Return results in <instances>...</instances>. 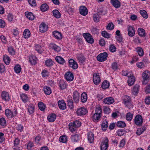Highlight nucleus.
Wrapping results in <instances>:
<instances>
[{
	"instance_id": "0eeeda50",
	"label": "nucleus",
	"mask_w": 150,
	"mask_h": 150,
	"mask_svg": "<svg viewBox=\"0 0 150 150\" xmlns=\"http://www.w3.org/2000/svg\"><path fill=\"white\" fill-rule=\"evenodd\" d=\"M108 140L106 137L101 143L100 145L101 150H106L108 147Z\"/></svg>"
},
{
	"instance_id": "69168bd1",
	"label": "nucleus",
	"mask_w": 150,
	"mask_h": 150,
	"mask_svg": "<svg viewBox=\"0 0 150 150\" xmlns=\"http://www.w3.org/2000/svg\"><path fill=\"white\" fill-rule=\"evenodd\" d=\"M132 73L131 72H127L126 71H124L122 72V75L124 76H127L128 77L131 76Z\"/></svg>"
},
{
	"instance_id": "79ce46f5",
	"label": "nucleus",
	"mask_w": 150,
	"mask_h": 150,
	"mask_svg": "<svg viewBox=\"0 0 150 150\" xmlns=\"http://www.w3.org/2000/svg\"><path fill=\"white\" fill-rule=\"evenodd\" d=\"M101 117V115L95 113L93 116V120L94 121H98Z\"/></svg>"
},
{
	"instance_id": "aec40b11",
	"label": "nucleus",
	"mask_w": 150,
	"mask_h": 150,
	"mask_svg": "<svg viewBox=\"0 0 150 150\" xmlns=\"http://www.w3.org/2000/svg\"><path fill=\"white\" fill-rule=\"evenodd\" d=\"M127 83L128 85L129 86H131L133 85L135 81V77L132 76V74L131 75V76L129 77Z\"/></svg>"
},
{
	"instance_id": "f257e3e1",
	"label": "nucleus",
	"mask_w": 150,
	"mask_h": 150,
	"mask_svg": "<svg viewBox=\"0 0 150 150\" xmlns=\"http://www.w3.org/2000/svg\"><path fill=\"white\" fill-rule=\"evenodd\" d=\"M81 123L78 120H76L73 122H71L69 124V129L71 131H74L76 128L81 126Z\"/></svg>"
},
{
	"instance_id": "a19ab883",
	"label": "nucleus",
	"mask_w": 150,
	"mask_h": 150,
	"mask_svg": "<svg viewBox=\"0 0 150 150\" xmlns=\"http://www.w3.org/2000/svg\"><path fill=\"white\" fill-rule=\"evenodd\" d=\"M117 126L119 127L124 128L126 127V124L123 121H119L117 122L116 124Z\"/></svg>"
},
{
	"instance_id": "bb28decb",
	"label": "nucleus",
	"mask_w": 150,
	"mask_h": 150,
	"mask_svg": "<svg viewBox=\"0 0 150 150\" xmlns=\"http://www.w3.org/2000/svg\"><path fill=\"white\" fill-rule=\"evenodd\" d=\"M59 86L62 90H63L66 88L67 86L66 82L63 80H60L59 83Z\"/></svg>"
},
{
	"instance_id": "f3484780",
	"label": "nucleus",
	"mask_w": 150,
	"mask_h": 150,
	"mask_svg": "<svg viewBox=\"0 0 150 150\" xmlns=\"http://www.w3.org/2000/svg\"><path fill=\"white\" fill-rule=\"evenodd\" d=\"M103 102L105 104H111L114 102V100L113 98L111 97L106 98L104 99Z\"/></svg>"
},
{
	"instance_id": "a878e982",
	"label": "nucleus",
	"mask_w": 150,
	"mask_h": 150,
	"mask_svg": "<svg viewBox=\"0 0 150 150\" xmlns=\"http://www.w3.org/2000/svg\"><path fill=\"white\" fill-rule=\"evenodd\" d=\"M138 33L139 35L142 37H144L146 35L145 30L142 28H139L138 30Z\"/></svg>"
},
{
	"instance_id": "e2e57ef3",
	"label": "nucleus",
	"mask_w": 150,
	"mask_h": 150,
	"mask_svg": "<svg viewBox=\"0 0 150 150\" xmlns=\"http://www.w3.org/2000/svg\"><path fill=\"white\" fill-rule=\"evenodd\" d=\"M107 13L106 11H104V9H102L99 10L97 13V14L99 15L100 16L101 15H104Z\"/></svg>"
},
{
	"instance_id": "20e7f679",
	"label": "nucleus",
	"mask_w": 150,
	"mask_h": 150,
	"mask_svg": "<svg viewBox=\"0 0 150 150\" xmlns=\"http://www.w3.org/2000/svg\"><path fill=\"white\" fill-rule=\"evenodd\" d=\"M83 36L88 43L92 44L94 42V40L90 34L88 33H84Z\"/></svg>"
},
{
	"instance_id": "393cba45",
	"label": "nucleus",
	"mask_w": 150,
	"mask_h": 150,
	"mask_svg": "<svg viewBox=\"0 0 150 150\" xmlns=\"http://www.w3.org/2000/svg\"><path fill=\"white\" fill-rule=\"evenodd\" d=\"M29 61L30 63L32 65L35 64L36 62V57L33 55L30 56L29 57Z\"/></svg>"
},
{
	"instance_id": "603ef678",
	"label": "nucleus",
	"mask_w": 150,
	"mask_h": 150,
	"mask_svg": "<svg viewBox=\"0 0 150 150\" xmlns=\"http://www.w3.org/2000/svg\"><path fill=\"white\" fill-rule=\"evenodd\" d=\"M38 107L42 111H43L45 108L44 104L41 102L38 103Z\"/></svg>"
},
{
	"instance_id": "f704fd0d",
	"label": "nucleus",
	"mask_w": 150,
	"mask_h": 150,
	"mask_svg": "<svg viewBox=\"0 0 150 150\" xmlns=\"http://www.w3.org/2000/svg\"><path fill=\"white\" fill-rule=\"evenodd\" d=\"M5 114L8 118L13 117L12 112L9 109H7L5 110Z\"/></svg>"
},
{
	"instance_id": "8fccbe9b",
	"label": "nucleus",
	"mask_w": 150,
	"mask_h": 150,
	"mask_svg": "<svg viewBox=\"0 0 150 150\" xmlns=\"http://www.w3.org/2000/svg\"><path fill=\"white\" fill-rule=\"evenodd\" d=\"M53 62L51 59H47L45 62V65L48 67L52 66L53 65Z\"/></svg>"
},
{
	"instance_id": "0e129e2a",
	"label": "nucleus",
	"mask_w": 150,
	"mask_h": 150,
	"mask_svg": "<svg viewBox=\"0 0 150 150\" xmlns=\"http://www.w3.org/2000/svg\"><path fill=\"white\" fill-rule=\"evenodd\" d=\"M125 133V131L122 129H120L117 131V134L118 136H122Z\"/></svg>"
},
{
	"instance_id": "a211bd4d",
	"label": "nucleus",
	"mask_w": 150,
	"mask_h": 150,
	"mask_svg": "<svg viewBox=\"0 0 150 150\" xmlns=\"http://www.w3.org/2000/svg\"><path fill=\"white\" fill-rule=\"evenodd\" d=\"M39 28V31L42 33L45 32L47 30V27L44 23H42L40 25Z\"/></svg>"
},
{
	"instance_id": "680f3d73",
	"label": "nucleus",
	"mask_w": 150,
	"mask_h": 150,
	"mask_svg": "<svg viewBox=\"0 0 150 150\" xmlns=\"http://www.w3.org/2000/svg\"><path fill=\"white\" fill-rule=\"evenodd\" d=\"M34 107L30 105L28 106V110L30 114H32L34 112Z\"/></svg>"
},
{
	"instance_id": "f03ea898",
	"label": "nucleus",
	"mask_w": 150,
	"mask_h": 150,
	"mask_svg": "<svg viewBox=\"0 0 150 150\" xmlns=\"http://www.w3.org/2000/svg\"><path fill=\"white\" fill-rule=\"evenodd\" d=\"M142 83L146 84L149 81L150 78V72L149 71H146L143 72L142 75Z\"/></svg>"
},
{
	"instance_id": "473e14b6",
	"label": "nucleus",
	"mask_w": 150,
	"mask_h": 150,
	"mask_svg": "<svg viewBox=\"0 0 150 150\" xmlns=\"http://www.w3.org/2000/svg\"><path fill=\"white\" fill-rule=\"evenodd\" d=\"M30 31L28 29H25L23 33L24 38H28L30 36Z\"/></svg>"
},
{
	"instance_id": "6e6552de",
	"label": "nucleus",
	"mask_w": 150,
	"mask_h": 150,
	"mask_svg": "<svg viewBox=\"0 0 150 150\" xmlns=\"http://www.w3.org/2000/svg\"><path fill=\"white\" fill-rule=\"evenodd\" d=\"M69 67L74 69H76L78 67L77 63L72 59L69 60Z\"/></svg>"
},
{
	"instance_id": "9b49d317",
	"label": "nucleus",
	"mask_w": 150,
	"mask_h": 150,
	"mask_svg": "<svg viewBox=\"0 0 150 150\" xmlns=\"http://www.w3.org/2000/svg\"><path fill=\"white\" fill-rule=\"evenodd\" d=\"M1 97L3 100L8 101L10 100V97L8 93L6 91H3L1 93Z\"/></svg>"
},
{
	"instance_id": "6ab92c4d",
	"label": "nucleus",
	"mask_w": 150,
	"mask_h": 150,
	"mask_svg": "<svg viewBox=\"0 0 150 150\" xmlns=\"http://www.w3.org/2000/svg\"><path fill=\"white\" fill-rule=\"evenodd\" d=\"M25 14L26 17L30 20H33L35 18L33 13L32 12L27 11L25 12Z\"/></svg>"
},
{
	"instance_id": "e433bc0d",
	"label": "nucleus",
	"mask_w": 150,
	"mask_h": 150,
	"mask_svg": "<svg viewBox=\"0 0 150 150\" xmlns=\"http://www.w3.org/2000/svg\"><path fill=\"white\" fill-rule=\"evenodd\" d=\"M54 16L57 18L61 17V14L57 10H54L52 12Z\"/></svg>"
},
{
	"instance_id": "4c0bfd02",
	"label": "nucleus",
	"mask_w": 150,
	"mask_h": 150,
	"mask_svg": "<svg viewBox=\"0 0 150 150\" xmlns=\"http://www.w3.org/2000/svg\"><path fill=\"white\" fill-rule=\"evenodd\" d=\"M44 91L45 93L48 95H50L52 93L50 88L47 86H45L44 87Z\"/></svg>"
},
{
	"instance_id": "ddd939ff",
	"label": "nucleus",
	"mask_w": 150,
	"mask_h": 150,
	"mask_svg": "<svg viewBox=\"0 0 150 150\" xmlns=\"http://www.w3.org/2000/svg\"><path fill=\"white\" fill-rule=\"evenodd\" d=\"M79 11L80 14L83 16L86 15L88 13L87 8L84 6H81L79 8Z\"/></svg>"
},
{
	"instance_id": "bf43d9fd",
	"label": "nucleus",
	"mask_w": 150,
	"mask_h": 150,
	"mask_svg": "<svg viewBox=\"0 0 150 150\" xmlns=\"http://www.w3.org/2000/svg\"><path fill=\"white\" fill-rule=\"evenodd\" d=\"M21 97L23 102L25 103L26 102L28 98V97L26 95L22 94L21 96Z\"/></svg>"
},
{
	"instance_id": "de8ad7c7",
	"label": "nucleus",
	"mask_w": 150,
	"mask_h": 150,
	"mask_svg": "<svg viewBox=\"0 0 150 150\" xmlns=\"http://www.w3.org/2000/svg\"><path fill=\"white\" fill-rule=\"evenodd\" d=\"M133 117V114L130 112H128L127 114L126 119L128 121H131Z\"/></svg>"
},
{
	"instance_id": "b1692460",
	"label": "nucleus",
	"mask_w": 150,
	"mask_h": 150,
	"mask_svg": "<svg viewBox=\"0 0 150 150\" xmlns=\"http://www.w3.org/2000/svg\"><path fill=\"white\" fill-rule=\"evenodd\" d=\"M55 59L57 62L61 64H63L65 62V60L64 59L60 56H56Z\"/></svg>"
},
{
	"instance_id": "2eb2a0df",
	"label": "nucleus",
	"mask_w": 150,
	"mask_h": 150,
	"mask_svg": "<svg viewBox=\"0 0 150 150\" xmlns=\"http://www.w3.org/2000/svg\"><path fill=\"white\" fill-rule=\"evenodd\" d=\"M110 3L115 8H118L121 6V3L118 0H110Z\"/></svg>"
},
{
	"instance_id": "ea45409f",
	"label": "nucleus",
	"mask_w": 150,
	"mask_h": 150,
	"mask_svg": "<svg viewBox=\"0 0 150 150\" xmlns=\"http://www.w3.org/2000/svg\"><path fill=\"white\" fill-rule=\"evenodd\" d=\"M48 6L46 4H42L40 6V10L42 11H45L47 10Z\"/></svg>"
},
{
	"instance_id": "c03bdc74",
	"label": "nucleus",
	"mask_w": 150,
	"mask_h": 150,
	"mask_svg": "<svg viewBox=\"0 0 150 150\" xmlns=\"http://www.w3.org/2000/svg\"><path fill=\"white\" fill-rule=\"evenodd\" d=\"M100 16L97 13L93 14V19L94 21L96 22H98L100 21Z\"/></svg>"
},
{
	"instance_id": "39448f33",
	"label": "nucleus",
	"mask_w": 150,
	"mask_h": 150,
	"mask_svg": "<svg viewBox=\"0 0 150 150\" xmlns=\"http://www.w3.org/2000/svg\"><path fill=\"white\" fill-rule=\"evenodd\" d=\"M143 118L142 116L139 115H137L134 119V122L137 125L140 126L143 123Z\"/></svg>"
},
{
	"instance_id": "412c9836",
	"label": "nucleus",
	"mask_w": 150,
	"mask_h": 150,
	"mask_svg": "<svg viewBox=\"0 0 150 150\" xmlns=\"http://www.w3.org/2000/svg\"><path fill=\"white\" fill-rule=\"evenodd\" d=\"M128 35L129 36L132 37L134 35L135 31L132 27L129 26L128 27Z\"/></svg>"
},
{
	"instance_id": "09e8293b",
	"label": "nucleus",
	"mask_w": 150,
	"mask_h": 150,
	"mask_svg": "<svg viewBox=\"0 0 150 150\" xmlns=\"http://www.w3.org/2000/svg\"><path fill=\"white\" fill-rule=\"evenodd\" d=\"M140 13L142 16L145 18H148V15L147 12L144 10H141L140 11Z\"/></svg>"
},
{
	"instance_id": "7c9ffc66",
	"label": "nucleus",
	"mask_w": 150,
	"mask_h": 150,
	"mask_svg": "<svg viewBox=\"0 0 150 150\" xmlns=\"http://www.w3.org/2000/svg\"><path fill=\"white\" fill-rule=\"evenodd\" d=\"M67 105L71 109L74 108L73 103L71 97H68L67 100Z\"/></svg>"
},
{
	"instance_id": "dca6fc26",
	"label": "nucleus",
	"mask_w": 150,
	"mask_h": 150,
	"mask_svg": "<svg viewBox=\"0 0 150 150\" xmlns=\"http://www.w3.org/2000/svg\"><path fill=\"white\" fill-rule=\"evenodd\" d=\"M58 105L59 108L62 110L65 109L66 108V105L64 100H59L58 101Z\"/></svg>"
},
{
	"instance_id": "a18cd8bd",
	"label": "nucleus",
	"mask_w": 150,
	"mask_h": 150,
	"mask_svg": "<svg viewBox=\"0 0 150 150\" xmlns=\"http://www.w3.org/2000/svg\"><path fill=\"white\" fill-rule=\"evenodd\" d=\"M136 50L140 56H142L144 55L143 50L141 47H137L136 49Z\"/></svg>"
},
{
	"instance_id": "423d86ee",
	"label": "nucleus",
	"mask_w": 150,
	"mask_h": 150,
	"mask_svg": "<svg viewBox=\"0 0 150 150\" xmlns=\"http://www.w3.org/2000/svg\"><path fill=\"white\" fill-rule=\"evenodd\" d=\"M123 102L124 104L127 107H129L131 105V98L130 97L127 95L124 96L123 98Z\"/></svg>"
},
{
	"instance_id": "c756f323",
	"label": "nucleus",
	"mask_w": 150,
	"mask_h": 150,
	"mask_svg": "<svg viewBox=\"0 0 150 150\" xmlns=\"http://www.w3.org/2000/svg\"><path fill=\"white\" fill-rule=\"evenodd\" d=\"M87 99V95L85 92H83L81 95V100L83 103L86 102Z\"/></svg>"
},
{
	"instance_id": "4d7b16f0",
	"label": "nucleus",
	"mask_w": 150,
	"mask_h": 150,
	"mask_svg": "<svg viewBox=\"0 0 150 150\" xmlns=\"http://www.w3.org/2000/svg\"><path fill=\"white\" fill-rule=\"evenodd\" d=\"M8 51L10 54L13 55L15 54V51L12 47H10L8 48Z\"/></svg>"
},
{
	"instance_id": "338daca9",
	"label": "nucleus",
	"mask_w": 150,
	"mask_h": 150,
	"mask_svg": "<svg viewBox=\"0 0 150 150\" xmlns=\"http://www.w3.org/2000/svg\"><path fill=\"white\" fill-rule=\"evenodd\" d=\"M5 70V68L4 65L1 64H0V72L1 73L4 72Z\"/></svg>"
},
{
	"instance_id": "2f4dec72",
	"label": "nucleus",
	"mask_w": 150,
	"mask_h": 150,
	"mask_svg": "<svg viewBox=\"0 0 150 150\" xmlns=\"http://www.w3.org/2000/svg\"><path fill=\"white\" fill-rule=\"evenodd\" d=\"M50 47L54 50L57 52H59L61 50L59 46L57 45L54 44H50Z\"/></svg>"
},
{
	"instance_id": "864d4df0",
	"label": "nucleus",
	"mask_w": 150,
	"mask_h": 150,
	"mask_svg": "<svg viewBox=\"0 0 150 150\" xmlns=\"http://www.w3.org/2000/svg\"><path fill=\"white\" fill-rule=\"evenodd\" d=\"M112 68L114 71L117 70L119 68V66L116 62H114L112 64Z\"/></svg>"
},
{
	"instance_id": "774afa93",
	"label": "nucleus",
	"mask_w": 150,
	"mask_h": 150,
	"mask_svg": "<svg viewBox=\"0 0 150 150\" xmlns=\"http://www.w3.org/2000/svg\"><path fill=\"white\" fill-rule=\"evenodd\" d=\"M109 50L110 51L112 52H114L116 50V48L113 45H111L110 46Z\"/></svg>"
},
{
	"instance_id": "58836bf2",
	"label": "nucleus",
	"mask_w": 150,
	"mask_h": 150,
	"mask_svg": "<svg viewBox=\"0 0 150 150\" xmlns=\"http://www.w3.org/2000/svg\"><path fill=\"white\" fill-rule=\"evenodd\" d=\"M109 86V83L106 80L103 82L101 85L102 88L103 89H105L108 88Z\"/></svg>"
},
{
	"instance_id": "c85d7f7f",
	"label": "nucleus",
	"mask_w": 150,
	"mask_h": 150,
	"mask_svg": "<svg viewBox=\"0 0 150 150\" xmlns=\"http://www.w3.org/2000/svg\"><path fill=\"white\" fill-rule=\"evenodd\" d=\"M80 136L77 134L72 135L71 136L72 141L74 142H77L80 139Z\"/></svg>"
},
{
	"instance_id": "4468645a",
	"label": "nucleus",
	"mask_w": 150,
	"mask_h": 150,
	"mask_svg": "<svg viewBox=\"0 0 150 150\" xmlns=\"http://www.w3.org/2000/svg\"><path fill=\"white\" fill-rule=\"evenodd\" d=\"M73 99L74 102L77 103L79 102L80 95L78 92L76 91H74L73 93Z\"/></svg>"
},
{
	"instance_id": "5701e85b",
	"label": "nucleus",
	"mask_w": 150,
	"mask_h": 150,
	"mask_svg": "<svg viewBox=\"0 0 150 150\" xmlns=\"http://www.w3.org/2000/svg\"><path fill=\"white\" fill-rule=\"evenodd\" d=\"M88 139L90 143H91L94 140V134L92 132H89L88 134Z\"/></svg>"
},
{
	"instance_id": "3c124183",
	"label": "nucleus",
	"mask_w": 150,
	"mask_h": 150,
	"mask_svg": "<svg viewBox=\"0 0 150 150\" xmlns=\"http://www.w3.org/2000/svg\"><path fill=\"white\" fill-rule=\"evenodd\" d=\"M14 69L15 71L17 73H19L21 71V68L19 65H16Z\"/></svg>"
},
{
	"instance_id": "1a4fd4ad",
	"label": "nucleus",
	"mask_w": 150,
	"mask_h": 150,
	"mask_svg": "<svg viewBox=\"0 0 150 150\" xmlns=\"http://www.w3.org/2000/svg\"><path fill=\"white\" fill-rule=\"evenodd\" d=\"M93 81L94 83L98 85L99 84L100 82V77L98 74L96 73L94 74L93 76Z\"/></svg>"
},
{
	"instance_id": "052dcab7",
	"label": "nucleus",
	"mask_w": 150,
	"mask_h": 150,
	"mask_svg": "<svg viewBox=\"0 0 150 150\" xmlns=\"http://www.w3.org/2000/svg\"><path fill=\"white\" fill-rule=\"evenodd\" d=\"M102 35L104 37L106 38H109L110 35V34L105 31L102 32Z\"/></svg>"
},
{
	"instance_id": "49530a36",
	"label": "nucleus",
	"mask_w": 150,
	"mask_h": 150,
	"mask_svg": "<svg viewBox=\"0 0 150 150\" xmlns=\"http://www.w3.org/2000/svg\"><path fill=\"white\" fill-rule=\"evenodd\" d=\"M35 48L36 51L40 54H41L42 52V47L40 45H36L35 46Z\"/></svg>"
},
{
	"instance_id": "5fc2aeb1",
	"label": "nucleus",
	"mask_w": 150,
	"mask_h": 150,
	"mask_svg": "<svg viewBox=\"0 0 150 150\" xmlns=\"http://www.w3.org/2000/svg\"><path fill=\"white\" fill-rule=\"evenodd\" d=\"M59 140L61 142L65 143L67 140V137L64 136H61L59 138Z\"/></svg>"
},
{
	"instance_id": "6e6d98bb",
	"label": "nucleus",
	"mask_w": 150,
	"mask_h": 150,
	"mask_svg": "<svg viewBox=\"0 0 150 150\" xmlns=\"http://www.w3.org/2000/svg\"><path fill=\"white\" fill-rule=\"evenodd\" d=\"M114 25L112 22L109 23L106 26V29L108 30H112L114 29Z\"/></svg>"
},
{
	"instance_id": "7ed1b4c3",
	"label": "nucleus",
	"mask_w": 150,
	"mask_h": 150,
	"mask_svg": "<svg viewBox=\"0 0 150 150\" xmlns=\"http://www.w3.org/2000/svg\"><path fill=\"white\" fill-rule=\"evenodd\" d=\"M108 57V54L106 52L101 53L97 57V60L100 62H102L105 61L107 59Z\"/></svg>"
},
{
	"instance_id": "37998d69",
	"label": "nucleus",
	"mask_w": 150,
	"mask_h": 150,
	"mask_svg": "<svg viewBox=\"0 0 150 150\" xmlns=\"http://www.w3.org/2000/svg\"><path fill=\"white\" fill-rule=\"evenodd\" d=\"M108 123L106 120L104 121L101 125L102 129L103 131H105L108 127Z\"/></svg>"
},
{
	"instance_id": "f8f14e48",
	"label": "nucleus",
	"mask_w": 150,
	"mask_h": 150,
	"mask_svg": "<svg viewBox=\"0 0 150 150\" xmlns=\"http://www.w3.org/2000/svg\"><path fill=\"white\" fill-rule=\"evenodd\" d=\"M76 112L78 115L81 116L85 115L87 112V111L86 108L81 107L77 110Z\"/></svg>"
},
{
	"instance_id": "13d9d810",
	"label": "nucleus",
	"mask_w": 150,
	"mask_h": 150,
	"mask_svg": "<svg viewBox=\"0 0 150 150\" xmlns=\"http://www.w3.org/2000/svg\"><path fill=\"white\" fill-rule=\"evenodd\" d=\"M77 58L79 60L80 62L82 63L84 62L85 59L83 56L81 55H79L77 57Z\"/></svg>"
},
{
	"instance_id": "4be33fe9",
	"label": "nucleus",
	"mask_w": 150,
	"mask_h": 150,
	"mask_svg": "<svg viewBox=\"0 0 150 150\" xmlns=\"http://www.w3.org/2000/svg\"><path fill=\"white\" fill-rule=\"evenodd\" d=\"M54 36L57 39L61 40L62 38V36L61 33L57 31H55L53 32Z\"/></svg>"
},
{
	"instance_id": "cd10ccee",
	"label": "nucleus",
	"mask_w": 150,
	"mask_h": 150,
	"mask_svg": "<svg viewBox=\"0 0 150 150\" xmlns=\"http://www.w3.org/2000/svg\"><path fill=\"white\" fill-rule=\"evenodd\" d=\"M56 115L54 114H52L47 117V119L50 122H52L54 121L56 118Z\"/></svg>"
},
{
	"instance_id": "72a5a7b5",
	"label": "nucleus",
	"mask_w": 150,
	"mask_h": 150,
	"mask_svg": "<svg viewBox=\"0 0 150 150\" xmlns=\"http://www.w3.org/2000/svg\"><path fill=\"white\" fill-rule=\"evenodd\" d=\"M3 59L4 63L6 65H9L10 61V57L6 55H5L3 56Z\"/></svg>"
},
{
	"instance_id": "c9c22d12",
	"label": "nucleus",
	"mask_w": 150,
	"mask_h": 150,
	"mask_svg": "<svg viewBox=\"0 0 150 150\" xmlns=\"http://www.w3.org/2000/svg\"><path fill=\"white\" fill-rule=\"evenodd\" d=\"M139 86L138 85H136L134 86L132 91L133 94L135 95L138 93Z\"/></svg>"
},
{
	"instance_id": "9d476101",
	"label": "nucleus",
	"mask_w": 150,
	"mask_h": 150,
	"mask_svg": "<svg viewBox=\"0 0 150 150\" xmlns=\"http://www.w3.org/2000/svg\"><path fill=\"white\" fill-rule=\"evenodd\" d=\"M64 77L68 81H71L74 78V76L73 74L70 71L67 72L65 74Z\"/></svg>"
}]
</instances>
